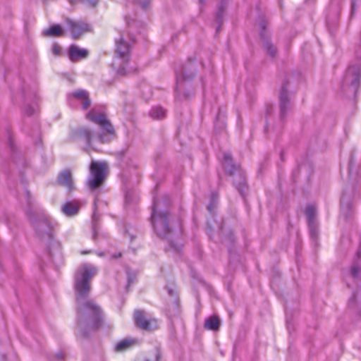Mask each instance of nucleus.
Segmentation results:
<instances>
[{"label": "nucleus", "mask_w": 361, "mask_h": 361, "mask_svg": "<svg viewBox=\"0 0 361 361\" xmlns=\"http://www.w3.org/2000/svg\"><path fill=\"white\" fill-rule=\"evenodd\" d=\"M134 319L136 325L143 330L152 331L158 327L157 321L153 318H148L143 311H135Z\"/></svg>", "instance_id": "nucleus-8"}, {"label": "nucleus", "mask_w": 361, "mask_h": 361, "mask_svg": "<svg viewBox=\"0 0 361 361\" xmlns=\"http://www.w3.org/2000/svg\"><path fill=\"white\" fill-rule=\"evenodd\" d=\"M135 361H149V360L147 359H142V358H137L135 360Z\"/></svg>", "instance_id": "nucleus-33"}, {"label": "nucleus", "mask_w": 361, "mask_h": 361, "mask_svg": "<svg viewBox=\"0 0 361 361\" xmlns=\"http://www.w3.org/2000/svg\"><path fill=\"white\" fill-rule=\"evenodd\" d=\"M361 252L359 250L357 252V259L353 264L350 268V274L355 279H361V259H360Z\"/></svg>", "instance_id": "nucleus-18"}, {"label": "nucleus", "mask_w": 361, "mask_h": 361, "mask_svg": "<svg viewBox=\"0 0 361 361\" xmlns=\"http://www.w3.org/2000/svg\"><path fill=\"white\" fill-rule=\"evenodd\" d=\"M149 116L153 119H162L166 116V110L159 106H154L151 109Z\"/></svg>", "instance_id": "nucleus-22"}, {"label": "nucleus", "mask_w": 361, "mask_h": 361, "mask_svg": "<svg viewBox=\"0 0 361 361\" xmlns=\"http://www.w3.org/2000/svg\"><path fill=\"white\" fill-rule=\"evenodd\" d=\"M352 10H353V11L355 10V4H354V1H353V4H352Z\"/></svg>", "instance_id": "nucleus-35"}, {"label": "nucleus", "mask_w": 361, "mask_h": 361, "mask_svg": "<svg viewBox=\"0 0 361 361\" xmlns=\"http://www.w3.org/2000/svg\"><path fill=\"white\" fill-rule=\"evenodd\" d=\"M135 343H136V340L135 339L125 338V339L119 341L116 344V345L115 347V349L118 352L124 351V350L130 348L133 345H134L135 344Z\"/></svg>", "instance_id": "nucleus-20"}, {"label": "nucleus", "mask_w": 361, "mask_h": 361, "mask_svg": "<svg viewBox=\"0 0 361 361\" xmlns=\"http://www.w3.org/2000/svg\"><path fill=\"white\" fill-rule=\"evenodd\" d=\"M199 1H200V3L201 4H202L204 3V0H199Z\"/></svg>", "instance_id": "nucleus-37"}, {"label": "nucleus", "mask_w": 361, "mask_h": 361, "mask_svg": "<svg viewBox=\"0 0 361 361\" xmlns=\"http://www.w3.org/2000/svg\"><path fill=\"white\" fill-rule=\"evenodd\" d=\"M68 100L71 105H81L82 109H87L91 104L88 92L83 90H78L70 94Z\"/></svg>", "instance_id": "nucleus-10"}, {"label": "nucleus", "mask_w": 361, "mask_h": 361, "mask_svg": "<svg viewBox=\"0 0 361 361\" xmlns=\"http://www.w3.org/2000/svg\"><path fill=\"white\" fill-rule=\"evenodd\" d=\"M97 219V198L94 200V212L92 214V221L94 224Z\"/></svg>", "instance_id": "nucleus-26"}, {"label": "nucleus", "mask_w": 361, "mask_h": 361, "mask_svg": "<svg viewBox=\"0 0 361 361\" xmlns=\"http://www.w3.org/2000/svg\"><path fill=\"white\" fill-rule=\"evenodd\" d=\"M132 283H133V279L130 276H128V286H129Z\"/></svg>", "instance_id": "nucleus-32"}, {"label": "nucleus", "mask_w": 361, "mask_h": 361, "mask_svg": "<svg viewBox=\"0 0 361 361\" xmlns=\"http://www.w3.org/2000/svg\"><path fill=\"white\" fill-rule=\"evenodd\" d=\"M63 30L59 25H54L49 28L44 30L42 34L47 37H59L63 35Z\"/></svg>", "instance_id": "nucleus-19"}, {"label": "nucleus", "mask_w": 361, "mask_h": 361, "mask_svg": "<svg viewBox=\"0 0 361 361\" xmlns=\"http://www.w3.org/2000/svg\"><path fill=\"white\" fill-rule=\"evenodd\" d=\"M59 184L67 188L69 191L73 190V181L70 170H65L61 172L58 176Z\"/></svg>", "instance_id": "nucleus-14"}, {"label": "nucleus", "mask_w": 361, "mask_h": 361, "mask_svg": "<svg viewBox=\"0 0 361 361\" xmlns=\"http://www.w3.org/2000/svg\"><path fill=\"white\" fill-rule=\"evenodd\" d=\"M361 76V66H351L348 68L344 77V85L351 86L356 91Z\"/></svg>", "instance_id": "nucleus-9"}, {"label": "nucleus", "mask_w": 361, "mask_h": 361, "mask_svg": "<svg viewBox=\"0 0 361 361\" xmlns=\"http://www.w3.org/2000/svg\"><path fill=\"white\" fill-rule=\"evenodd\" d=\"M107 165L105 163L92 161L90 165V173L87 185L91 190L99 188L104 182L107 173Z\"/></svg>", "instance_id": "nucleus-7"}, {"label": "nucleus", "mask_w": 361, "mask_h": 361, "mask_svg": "<svg viewBox=\"0 0 361 361\" xmlns=\"http://www.w3.org/2000/svg\"><path fill=\"white\" fill-rule=\"evenodd\" d=\"M213 209H214V205H213V204H210L208 206V210H209L210 212H212V210H213Z\"/></svg>", "instance_id": "nucleus-31"}, {"label": "nucleus", "mask_w": 361, "mask_h": 361, "mask_svg": "<svg viewBox=\"0 0 361 361\" xmlns=\"http://www.w3.org/2000/svg\"><path fill=\"white\" fill-rule=\"evenodd\" d=\"M88 55V51L85 49H80L76 45H71L68 50V56L71 61H78L85 59Z\"/></svg>", "instance_id": "nucleus-12"}, {"label": "nucleus", "mask_w": 361, "mask_h": 361, "mask_svg": "<svg viewBox=\"0 0 361 361\" xmlns=\"http://www.w3.org/2000/svg\"><path fill=\"white\" fill-rule=\"evenodd\" d=\"M37 111V108L35 106H26L24 109L25 113L28 115L31 116L34 114Z\"/></svg>", "instance_id": "nucleus-24"}, {"label": "nucleus", "mask_w": 361, "mask_h": 361, "mask_svg": "<svg viewBox=\"0 0 361 361\" xmlns=\"http://www.w3.org/2000/svg\"><path fill=\"white\" fill-rule=\"evenodd\" d=\"M126 200L127 202L130 201V195L128 194L126 195Z\"/></svg>", "instance_id": "nucleus-34"}, {"label": "nucleus", "mask_w": 361, "mask_h": 361, "mask_svg": "<svg viewBox=\"0 0 361 361\" xmlns=\"http://www.w3.org/2000/svg\"><path fill=\"white\" fill-rule=\"evenodd\" d=\"M97 269L92 264H83L75 276V290L78 305V322L79 334L87 336L86 330L95 331L100 325L102 312L100 307L93 300H87L90 293V280Z\"/></svg>", "instance_id": "nucleus-1"}, {"label": "nucleus", "mask_w": 361, "mask_h": 361, "mask_svg": "<svg viewBox=\"0 0 361 361\" xmlns=\"http://www.w3.org/2000/svg\"><path fill=\"white\" fill-rule=\"evenodd\" d=\"M94 235L95 236L96 235V231H95V228L94 227Z\"/></svg>", "instance_id": "nucleus-39"}, {"label": "nucleus", "mask_w": 361, "mask_h": 361, "mask_svg": "<svg viewBox=\"0 0 361 361\" xmlns=\"http://www.w3.org/2000/svg\"><path fill=\"white\" fill-rule=\"evenodd\" d=\"M262 30L260 32L261 38L263 40V47L267 54L274 57L276 54V48L265 37V25L264 23L261 24Z\"/></svg>", "instance_id": "nucleus-16"}, {"label": "nucleus", "mask_w": 361, "mask_h": 361, "mask_svg": "<svg viewBox=\"0 0 361 361\" xmlns=\"http://www.w3.org/2000/svg\"><path fill=\"white\" fill-rule=\"evenodd\" d=\"M220 326V320L216 316H212L207 318L204 322V327L207 329L216 331Z\"/></svg>", "instance_id": "nucleus-21"}, {"label": "nucleus", "mask_w": 361, "mask_h": 361, "mask_svg": "<svg viewBox=\"0 0 361 361\" xmlns=\"http://www.w3.org/2000/svg\"><path fill=\"white\" fill-rule=\"evenodd\" d=\"M223 166L227 173L233 176V182L238 190L243 194L246 188L245 178L242 171L232 163V158L229 153H224Z\"/></svg>", "instance_id": "nucleus-6"}, {"label": "nucleus", "mask_w": 361, "mask_h": 361, "mask_svg": "<svg viewBox=\"0 0 361 361\" xmlns=\"http://www.w3.org/2000/svg\"><path fill=\"white\" fill-rule=\"evenodd\" d=\"M82 3L89 5L90 6H95L99 0H80Z\"/></svg>", "instance_id": "nucleus-25"}, {"label": "nucleus", "mask_w": 361, "mask_h": 361, "mask_svg": "<svg viewBox=\"0 0 361 361\" xmlns=\"http://www.w3.org/2000/svg\"><path fill=\"white\" fill-rule=\"evenodd\" d=\"M134 39L128 34L121 33L115 39L116 43V58L114 65L117 67V73L119 75H126L130 72L126 70L128 64L130 52Z\"/></svg>", "instance_id": "nucleus-4"}, {"label": "nucleus", "mask_w": 361, "mask_h": 361, "mask_svg": "<svg viewBox=\"0 0 361 361\" xmlns=\"http://www.w3.org/2000/svg\"><path fill=\"white\" fill-rule=\"evenodd\" d=\"M52 52L55 55H59L60 53H61V47H60V46L56 44H54L52 46Z\"/></svg>", "instance_id": "nucleus-28"}, {"label": "nucleus", "mask_w": 361, "mask_h": 361, "mask_svg": "<svg viewBox=\"0 0 361 361\" xmlns=\"http://www.w3.org/2000/svg\"><path fill=\"white\" fill-rule=\"evenodd\" d=\"M155 361H159V355H157V358H156Z\"/></svg>", "instance_id": "nucleus-38"}, {"label": "nucleus", "mask_w": 361, "mask_h": 361, "mask_svg": "<svg viewBox=\"0 0 361 361\" xmlns=\"http://www.w3.org/2000/svg\"><path fill=\"white\" fill-rule=\"evenodd\" d=\"M86 118L99 126L102 132L96 133L87 126H81L71 130L70 139L83 145V149L87 153L92 150H98L99 145L110 142L115 137L113 126L104 112L92 109L86 114Z\"/></svg>", "instance_id": "nucleus-2"}, {"label": "nucleus", "mask_w": 361, "mask_h": 361, "mask_svg": "<svg viewBox=\"0 0 361 361\" xmlns=\"http://www.w3.org/2000/svg\"><path fill=\"white\" fill-rule=\"evenodd\" d=\"M163 202L154 200L152 208V222L154 229L161 238H166L170 233L168 213L161 209Z\"/></svg>", "instance_id": "nucleus-5"}, {"label": "nucleus", "mask_w": 361, "mask_h": 361, "mask_svg": "<svg viewBox=\"0 0 361 361\" xmlns=\"http://www.w3.org/2000/svg\"><path fill=\"white\" fill-rule=\"evenodd\" d=\"M56 357L58 360H62L63 358V353H59L56 355Z\"/></svg>", "instance_id": "nucleus-30"}, {"label": "nucleus", "mask_w": 361, "mask_h": 361, "mask_svg": "<svg viewBox=\"0 0 361 361\" xmlns=\"http://www.w3.org/2000/svg\"><path fill=\"white\" fill-rule=\"evenodd\" d=\"M38 238L50 251L54 248H59L60 244L55 239V229L57 223L48 215L40 216L34 223Z\"/></svg>", "instance_id": "nucleus-3"}, {"label": "nucleus", "mask_w": 361, "mask_h": 361, "mask_svg": "<svg viewBox=\"0 0 361 361\" xmlns=\"http://www.w3.org/2000/svg\"><path fill=\"white\" fill-rule=\"evenodd\" d=\"M66 23L74 39L79 38L83 33L90 30V26L82 21H75L67 19Z\"/></svg>", "instance_id": "nucleus-11"}, {"label": "nucleus", "mask_w": 361, "mask_h": 361, "mask_svg": "<svg viewBox=\"0 0 361 361\" xmlns=\"http://www.w3.org/2000/svg\"><path fill=\"white\" fill-rule=\"evenodd\" d=\"M121 256V254L119 253L118 255H115L114 257L117 258V257H119Z\"/></svg>", "instance_id": "nucleus-36"}, {"label": "nucleus", "mask_w": 361, "mask_h": 361, "mask_svg": "<svg viewBox=\"0 0 361 361\" xmlns=\"http://www.w3.org/2000/svg\"><path fill=\"white\" fill-rule=\"evenodd\" d=\"M137 4L141 5L143 8H147L149 4V0H136Z\"/></svg>", "instance_id": "nucleus-29"}, {"label": "nucleus", "mask_w": 361, "mask_h": 361, "mask_svg": "<svg viewBox=\"0 0 361 361\" xmlns=\"http://www.w3.org/2000/svg\"><path fill=\"white\" fill-rule=\"evenodd\" d=\"M306 216L310 225L313 224L316 215V209L314 206L309 205L306 208Z\"/></svg>", "instance_id": "nucleus-23"}, {"label": "nucleus", "mask_w": 361, "mask_h": 361, "mask_svg": "<svg viewBox=\"0 0 361 361\" xmlns=\"http://www.w3.org/2000/svg\"><path fill=\"white\" fill-rule=\"evenodd\" d=\"M80 207L78 200L68 201L62 206L61 211L66 216H71L78 214Z\"/></svg>", "instance_id": "nucleus-15"}, {"label": "nucleus", "mask_w": 361, "mask_h": 361, "mask_svg": "<svg viewBox=\"0 0 361 361\" xmlns=\"http://www.w3.org/2000/svg\"><path fill=\"white\" fill-rule=\"evenodd\" d=\"M224 0H222L221 4L220 5L219 9L216 13V20L219 22L221 20L223 16L222 4Z\"/></svg>", "instance_id": "nucleus-27"}, {"label": "nucleus", "mask_w": 361, "mask_h": 361, "mask_svg": "<svg viewBox=\"0 0 361 361\" xmlns=\"http://www.w3.org/2000/svg\"><path fill=\"white\" fill-rule=\"evenodd\" d=\"M191 76H188L185 73H183L181 75H176V81L177 85L176 87V94L180 97L188 98L190 94L188 93H183V90L186 87V81L188 79L190 78Z\"/></svg>", "instance_id": "nucleus-13"}, {"label": "nucleus", "mask_w": 361, "mask_h": 361, "mask_svg": "<svg viewBox=\"0 0 361 361\" xmlns=\"http://www.w3.org/2000/svg\"><path fill=\"white\" fill-rule=\"evenodd\" d=\"M281 116L283 117L289 107L287 90L283 87L280 93Z\"/></svg>", "instance_id": "nucleus-17"}]
</instances>
